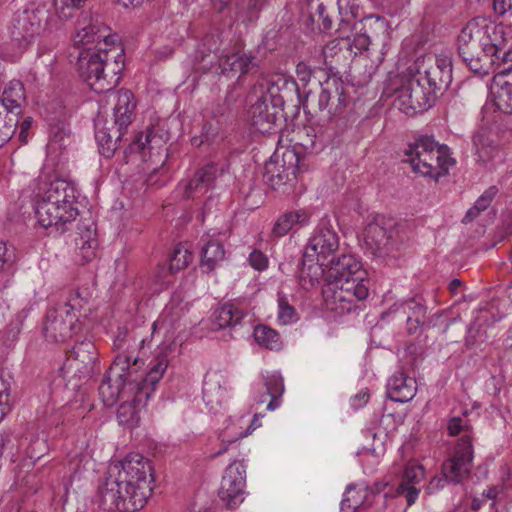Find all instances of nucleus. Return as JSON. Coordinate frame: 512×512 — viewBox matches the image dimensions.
Here are the masks:
<instances>
[{
  "label": "nucleus",
  "mask_w": 512,
  "mask_h": 512,
  "mask_svg": "<svg viewBox=\"0 0 512 512\" xmlns=\"http://www.w3.org/2000/svg\"><path fill=\"white\" fill-rule=\"evenodd\" d=\"M491 93L495 107L505 114H512V64L494 75Z\"/></svg>",
  "instance_id": "obj_19"
},
{
  "label": "nucleus",
  "mask_w": 512,
  "mask_h": 512,
  "mask_svg": "<svg viewBox=\"0 0 512 512\" xmlns=\"http://www.w3.org/2000/svg\"><path fill=\"white\" fill-rule=\"evenodd\" d=\"M339 249V237L327 219H322L313 234L309 238L303 255V264L307 259H316L317 265L323 267L328 261L335 257Z\"/></svg>",
  "instance_id": "obj_10"
},
{
  "label": "nucleus",
  "mask_w": 512,
  "mask_h": 512,
  "mask_svg": "<svg viewBox=\"0 0 512 512\" xmlns=\"http://www.w3.org/2000/svg\"><path fill=\"white\" fill-rule=\"evenodd\" d=\"M396 311L406 315L407 329L410 334L417 333L421 325L424 324L426 308L416 298H410L400 303L397 305Z\"/></svg>",
  "instance_id": "obj_29"
},
{
  "label": "nucleus",
  "mask_w": 512,
  "mask_h": 512,
  "mask_svg": "<svg viewBox=\"0 0 512 512\" xmlns=\"http://www.w3.org/2000/svg\"><path fill=\"white\" fill-rule=\"evenodd\" d=\"M435 97L415 74L396 90L394 106L406 115L413 116L432 107Z\"/></svg>",
  "instance_id": "obj_11"
},
{
  "label": "nucleus",
  "mask_w": 512,
  "mask_h": 512,
  "mask_svg": "<svg viewBox=\"0 0 512 512\" xmlns=\"http://www.w3.org/2000/svg\"><path fill=\"white\" fill-rule=\"evenodd\" d=\"M509 488H512V471L507 469L506 473L502 475V485L491 486L484 490L482 495L486 499L492 500L491 507H494L503 496L504 489Z\"/></svg>",
  "instance_id": "obj_48"
},
{
  "label": "nucleus",
  "mask_w": 512,
  "mask_h": 512,
  "mask_svg": "<svg viewBox=\"0 0 512 512\" xmlns=\"http://www.w3.org/2000/svg\"><path fill=\"white\" fill-rule=\"evenodd\" d=\"M264 178L273 188L277 189L294 178L280 166L278 152H275L264 167Z\"/></svg>",
  "instance_id": "obj_39"
},
{
  "label": "nucleus",
  "mask_w": 512,
  "mask_h": 512,
  "mask_svg": "<svg viewBox=\"0 0 512 512\" xmlns=\"http://www.w3.org/2000/svg\"><path fill=\"white\" fill-rule=\"evenodd\" d=\"M9 389L5 381L0 376V421L9 410L8 406Z\"/></svg>",
  "instance_id": "obj_59"
},
{
  "label": "nucleus",
  "mask_w": 512,
  "mask_h": 512,
  "mask_svg": "<svg viewBox=\"0 0 512 512\" xmlns=\"http://www.w3.org/2000/svg\"><path fill=\"white\" fill-rule=\"evenodd\" d=\"M97 360V350L94 343L90 340H84L77 343L60 368V374L63 378L78 380L88 379L93 371Z\"/></svg>",
  "instance_id": "obj_13"
},
{
  "label": "nucleus",
  "mask_w": 512,
  "mask_h": 512,
  "mask_svg": "<svg viewBox=\"0 0 512 512\" xmlns=\"http://www.w3.org/2000/svg\"><path fill=\"white\" fill-rule=\"evenodd\" d=\"M87 0H54V6L58 17L68 20L73 17L76 10L80 9Z\"/></svg>",
  "instance_id": "obj_49"
},
{
  "label": "nucleus",
  "mask_w": 512,
  "mask_h": 512,
  "mask_svg": "<svg viewBox=\"0 0 512 512\" xmlns=\"http://www.w3.org/2000/svg\"><path fill=\"white\" fill-rule=\"evenodd\" d=\"M12 438L10 434L0 433V458L3 456L4 452L9 448H12Z\"/></svg>",
  "instance_id": "obj_64"
},
{
  "label": "nucleus",
  "mask_w": 512,
  "mask_h": 512,
  "mask_svg": "<svg viewBox=\"0 0 512 512\" xmlns=\"http://www.w3.org/2000/svg\"><path fill=\"white\" fill-rule=\"evenodd\" d=\"M249 262L256 270H264L267 267V257L260 251H253L250 253Z\"/></svg>",
  "instance_id": "obj_61"
},
{
  "label": "nucleus",
  "mask_w": 512,
  "mask_h": 512,
  "mask_svg": "<svg viewBox=\"0 0 512 512\" xmlns=\"http://www.w3.org/2000/svg\"><path fill=\"white\" fill-rule=\"evenodd\" d=\"M108 474L97 493L96 501L102 510L136 512L145 506L154 482L149 459L130 453L122 461L111 464Z\"/></svg>",
  "instance_id": "obj_2"
},
{
  "label": "nucleus",
  "mask_w": 512,
  "mask_h": 512,
  "mask_svg": "<svg viewBox=\"0 0 512 512\" xmlns=\"http://www.w3.org/2000/svg\"><path fill=\"white\" fill-rule=\"evenodd\" d=\"M254 339L258 345L269 350H280L282 347V339L280 334L267 325H257L254 328Z\"/></svg>",
  "instance_id": "obj_44"
},
{
  "label": "nucleus",
  "mask_w": 512,
  "mask_h": 512,
  "mask_svg": "<svg viewBox=\"0 0 512 512\" xmlns=\"http://www.w3.org/2000/svg\"><path fill=\"white\" fill-rule=\"evenodd\" d=\"M221 40L219 35L207 34L204 36L198 45L196 51V59L200 62H204L207 58L213 57L208 61L210 65L219 57L218 52L220 51Z\"/></svg>",
  "instance_id": "obj_45"
},
{
  "label": "nucleus",
  "mask_w": 512,
  "mask_h": 512,
  "mask_svg": "<svg viewBox=\"0 0 512 512\" xmlns=\"http://www.w3.org/2000/svg\"><path fill=\"white\" fill-rule=\"evenodd\" d=\"M224 258L225 250L223 244L218 240H209L201 250V269L206 273H210Z\"/></svg>",
  "instance_id": "obj_36"
},
{
  "label": "nucleus",
  "mask_w": 512,
  "mask_h": 512,
  "mask_svg": "<svg viewBox=\"0 0 512 512\" xmlns=\"http://www.w3.org/2000/svg\"><path fill=\"white\" fill-rule=\"evenodd\" d=\"M504 42V29L486 17H475L461 29L457 39L459 56H471L479 46L488 42Z\"/></svg>",
  "instance_id": "obj_9"
},
{
  "label": "nucleus",
  "mask_w": 512,
  "mask_h": 512,
  "mask_svg": "<svg viewBox=\"0 0 512 512\" xmlns=\"http://www.w3.org/2000/svg\"><path fill=\"white\" fill-rule=\"evenodd\" d=\"M130 148L133 151H143L148 149L150 154L152 150H157L158 155L161 156V166L159 168H153L152 173L147 178L148 185L157 184V180L154 179L153 174L163 169V165L167 158L166 148L164 147L162 137L157 135L152 127H147L144 132H141L136 136L135 140L131 143Z\"/></svg>",
  "instance_id": "obj_21"
},
{
  "label": "nucleus",
  "mask_w": 512,
  "mask_h": 512,
  "mask_svg": "<svg viewBox=\"0 0 512 512\" xmlns=\"http://www.w3.org/2000/svg\"><path fill=\"white\" fill-rule=\"evenodd\" d=\"M143 361L127 353L118 354L103 375L99 395L105 406H113L118 400L129 399L144 403L155 391L156 384L168 367V360L160 356L151 361L148 371H140Z\"/></svg>",
  "instance_id": "obj_3"
},
{
  "label": "nucleus",
  "mask_w": 512,
  "mask_h": 512,
  "mask_svg": "<svg viewBox=\"0 0 512 512\" xmlns=\"http://www.w3.org/2000/svg\"><path fill=\"white\" fill-rule=\"evenodd\" d=\"M503 43L488 41L472 52L471 56L462 55L460 58L475 74L488 75L496 69H502L501 66L508 62L509 52H505L502 57L499 55Z\"/></svg>",
  "instance_id": "obj_14"
},
{
  "label": "nucleus",
  "mask_w": 512,
  "mask_h": 512,
  "mask_svg": "<svg viewBox=\"0 0 512 512\" xmlns=\"http://www.w3.org/2000/svg\"><path fill=\"white\" fill-rule=\"evenodd\" d=\"M362 28L354 36L352 45L359 51L366 50L379 33H385L386 21L382 17L368 16L360 19Z\"/></svg>",
  "instance_id": "obj_24"
},
{
  "label": "nucleus",
  "mask_w": 512,
  "mask_h": 512,
  "mask_svg": "<svg viewBox=\"0 0 512 512\" xmlns=\"http://www.w3.org/2000/svg\"><path fill=\"white\" fill-rule=\"evenodd\" d=\"M309 219L310 214L304 209L286 212L274 223L272 234L276 237H283L287 235L294 226L308 224Z\"/></svg>",
  "instance_id": "obj_31"
},
{
  "label": "nucleus",
  "mask_w": 512,
  "mask_h": 512,
  "mask_svg": "<svg viewBox=\"0 0 512 512\" xmlns=\"http://www.w3.org/2000/svg\"><path fill=\"white\" fill-rule=\"evenodd\" d=\"M78 316L70 313L67 306H59L47 312L44 336L47 341L61 343L71 338L77 329Z\"/></svg>",
  "instance_id": "obj_17"
},
{
  "label": "nucleus",
  "mask_w": 512,
  "mask_h": 512,
  "mask_svg": "<svg viewBox=\"0 0 512 512\" xmlns=\"http://www.w3.org/2000/svg\"><path fill=\"white\" fill-rule=\"evenodd\" d=\"M124 135V129H120L119 126L109 128H98L95 133V138L99 145L100 153L110 158L114 155L118 149V142L121 141Z\"/></svg>",
  "instance_id": "obj_33"
},
{
  "label": "nucleus",
  "mask_w": 512,
  "mask_h": 512,
  "mask_svg": "<svg viewBox=\"0 0 512 512\" xmlns=\"http://www.w3.org/2000/svg\"><path fill=\"white\" fill-rule=\"evenodd\" d=\"M227 379L220 371L208 372L203 382V399L213 408L221 405L226 397Z\"/></svg>",
  "instance_id": "obj_25"
},
{
  "label": "nucleus",
  "mask_w": 512,
  "mask_h": 512,
  "mask_svg": "<svg viewBox=\"0 0 512 512\" xmlns=\"http://www.w3.org/2000/svg\"><path fill=\"white\" fill-rule=\"evenodd\" d=\"M228 165L209 163L199 169L185 188V196L191 197L193 193H205L213 185L214 181L224 174Z\"/></svg>",
  "instance_id": "obj_23"
},
{
  "label": "nucleus",
  "mask_w": 512,
  "mask_h": 512,
  "mask_svg": "<svg viewBox=\"0 0 512 512\" xmlns=\"http://www.w3.org/2000/svg\"><path fill=\"white\" fill-rule=\"evenodd\" d=\"M23 321L20 316L11 319L2 332V338L7 346H11L17 339L22 330Z\"/></svg>",
  "instance_id": "obj_53"
},
{
  "label": "nucleus",
  "mask_w": 512,
  "mask_h": 512,
  "mask_svg": "<svg viewBox=\"0 0 512 512\" xmlns=\"http://www.w3.org/2000/svg\"><path fill=\"white\" fill-rule=\"evenodd\" d=\"M258 66L257 58L251 54L234 53L227 55L220 63L223 72L234 71L247 74Z\"/></svg>",
  "instance_id": "obj_38"
},
{
  "label": "nucleus",
  "mask_w": 512,
  "mask_h": 512,
  "mask_svg": "<svg viewBox=\"0 0 512 512\" xmlns=\"http://www.w3.org/2000/svg\"><path fill=\"white\" fill-rule=\"evenodd\" d=\"M278 319L285 325L297 320L295 308L289 304L287 298L282 294H278Z\"/></svg>",
  "instance_id": "obj_52"
},
{
  "label": "nucleus",
  "mask_w": 512,
  "mask_h": 512,
  "mask_svg": "<svg viewBox=\"0 0 512 512\" xmlns=\"http://www.w3.org/2000/svg\"><path fill=\"white\" fill-rule=\"evenodd\" d=\"M339 15H340V28L338 29L339 36L349 39L348 35L342 32L343 29L357 30L356 20L361 17L360 6L357 0H337Z\"/></svg>",
  "instance_id": "obj_35"
},
{
  "label": "nucleus",
  "mask_w": 512,
  "mask_h": 512,
  "mask_svg": "<svg viewBox=\"0 0 512 512\" xmlns=\"http://www.w3.org/2000/svg\"><path fill=\"white\" fill-rule=\"evenodd\" d=\"M431 94L436 97V92L445 90L452 82V67L448 59H437L436 63L424 72L416 73Z\"/></svg>",
  "instance_id": "obj_18"
},
{
  "label": "nucleus",
  "mask_w": 512,
  "mask_h": 512,
  "mask_svg": "<svg viewBox=\"0 0 512 512\" xmlns=\"http://www.w3.org/2000/svg\"><path fill=\"white\" fill-rule=\"evenodd\" d=\"M354 492H355V486L348 485L346 488V493L344 495V498L341 502V510H344L345 508H353L355 510L361 504L360 500H356V499H354V496H351V494Z\"/></svg>",
  "instance_id": "obj_60"
},
{
  "label": "nucleus",
  "mask_w": 512,
  "mask_h": 512,
  "mask_svg": "<svg viewBox=\"0 0 512 512\" xmlns=\"http://www.w3.org/2000/svg\"><path fill=\"white\" fill-rule=\"evenodd\" d=\"M89 299L90 293L87 290L80 291L77 289L70 294L68 301L63 306H67L70 313L76 314V312H81L85 308Z\"/></svg>",
  "instance_id": "obj_51"
},
{
  "label": "nucleus",
  "mask_w": 512,
  "mask_h": 512,
  "mask_svg": "<svg viewBox=\"0 0 512 512\" xmlns=\"http://www.w3.org/2000/svg\"><path fill=\"white\" fill-rule=\"evenodd\" d=\"M14 257V252L9 250L4 242L0 241V272L12 266Z\"/></svg>",
  "instance_id": "obj_58"
},
{
  "label": "nucleus",
  "mask_w": 512,
  "mask_h": 512,
  "mask_svg": "<svg viewBox=\"0 0 512 512\" xmlns=\"http://www.w3.org/2000/svg\"><path fill=\"white\" fill-rule=\"evenodd\" d=\"M406 162L414 173L438 181L446 174L455 161L450 157L449 148L440 145L432 136L419 135L405 149Z\"/></svg>",
  "instance_id": "obj_5"
},
{
  "label": "nucleus",
  "mask_w": 512,
  "mask_h": 512,
  "mask_svg": "<svg viewBox=\"0 0 512 512\" xmlns=\"http://www.w3.org/2000/svg\"><path fill=\"white\" fill-rule=\"evenodd\" d=\"M473 146L477 161L486 163L495 159L499 154L498 146L494 145L492 141L482 132H477L472 137Z\"/></svg>",
  "instance_id": "obj_42"
},
{
  "label": "nucleus",
  "mask_w": 512,
  "mask_h": 512,
  "mask_svg": "<svg viewBox=\"0 0 512 512\" xmlns=\"http://www.w3.org/2000/svg\"><path fill=\"white\" fill-rule=\"evenodd\" d=\"M265 3L266 0H247L246 5L241 7V13H243L244 21L252 22L256 20Z\"/></svg>",
  "instance_id": "obj_54"
},
{
  "label": "nucleus",
  "mask_w": 512,
  "mask_h": 512,
  "mask_svg": "<svg viewBox=\"0 0 512 512\" xmlns=\"http://www.w3.org/2000/svg\"><path fill=\"white\" fill-rule=\"evenodd\" d=\"M350 102V96L345 91L344 83L341 79H328L322 86L318 96V106L320 110H328V119L325 124L320 125L318 133L323 139L333 141L341 135L345 128V121L339 117Z\"/></svg>",
  "instance_id": "obj_7"
},
{
  "label": "nucleus",
  "mask_w": 512,
  "mask_h": 512,
  "mask_svg": "<svg viewBox=\"0 0 512 512\" xmlns=\"http://www.w3.org/2000/svg\"><path fill=\"white\" fill-rule=\"evenodd\" d=\"M499 190L496 186L487 188L475 201L474 205L467 211L463 222L467 223L474 220L479 214L485 211L492 203Z\"/></svg>",
  "instance_id": "obj_46"
},
{
  "label": "nucleus",
  "mask_w": 512,
  "mask_h": 512,
  "mask_svg": "<svg viewBox=\"0 0 512 512\" xmlns=\"http://www.w3.org/2000/svg\"><path fill=\"white\" fill-rule=\"evenodd\" d=\"M75 43L84 48L78 56V71L96 93L113 90L121 80L124 51L117 35L98 20L77 30Z\"/></svg>",
  "instance_id": "obj_1"
},
{
  "label": "nucleus",
  "mask_w": 512,
  "mask_h": 512,
  "mask_svg": "<svg viewBox=\"0 0 512 512\" xmlns=\"http://www.w3.org/2000/svg\"><path fill=\"white\" fill-rule=\"evenodd\" d=\"M307 12L309 21L319 30L328 31L332 28V20L320 0H307Z\"/></svg>",
  "instance_id": "obj_43"
},
{
  "label": "nucleus",
  "mask_w": 512,
  "mask_h": 512,
  "mask_svg": "<svg viewBox=\"0 0 512 512\" xmlns=\"http://www.w3.org/2000/svg\"><path fill=\"white\" fill-rule=\"evenodd\" d=\"M193 260V254L189 250L186 244H178L175 246L173 253L170 257L169 266L166 267L165 264L158 265L156 270V280L160 284H165V278L168 275H173L180 270L185 269Z\"/></svg>",
  "instance_id": "obj_26"
},
{
  "label": "nucleus",
  "mask_w": 512,
  "mask_h": 512,
  "mask_svg": "<svg viewBox=\"0 0 512 512\" xmlns=\"http://www.w3.org/2000/svg\"><path fill=\"white\" fill-rule=\"evenodd\" d=\"M25 102V90L20 81H11L5 87L1 95V106L4 111H14L17 116L22 112V104Z\"/></svg>",
  "instance_id": "obj_32"
},
{
  "label": "nucleus",
  "mask_w": 512,
  "mask_h": 512,
  "mask_svg": "<svg viewBox=\"0 0 512 512\" xmlns=\"http://www.w3.org/2000/svg\"><path fill=\"white\" fill-rule=\"evenodd\" d=\"M264 386L266 393L263 394L259 400L260 403L266 402V396L270 397L267 403L268 410H275L281 404V397L284 393V381L280 374H271L264 378Z\"/></svg>",
  "instance_id": "obj_37"
},
{
  "label": "nucleus",
  "mask_w": 512,
  "mask_h": 512,
  "mask_svg": "<svg viewBox=\"0 0 512 512\" xmlns=\"http://www.w3.org/2000/svg\"><path fill=\"white\" fill-rule=\"evenodd\" d=\"M386 388L387 395L392 401L405 403L415 397L417 382L404 371H398L388 379Z\"/></svg>",
  "instance_id": "obj_22"
},
{
  "label": "nucleus",
  "mask_w": 512,
  "mask_h": 512,
  "mask_svg": "<svg viewBox=\"0 0 512 512\" xmlns=\"http://www.w3.org/2000/svg\"><path fill=\"white\" fill-rule=\"evenodd\" d=\"M511 7V0H493V10L500 16L505 14Z\"/></svg>",
  "instance_id": "obj_63"
},
{
  "label": "nucleus",
  "mask_w": 512,
  "mask_h": 512,
  "mask_svg": "<svg viewBox=\"0 0 512 512\" xmlns=\"http://www.w3.org/2000/svg\"><path fill=\"white\" fill-rule=\"evenodd\" d=\"M251 125L261 133H269L275 124L276 114L274 106H270L264 98H259L249 108Z\"/></svg>",
  "instance_id": "obj_27"
},
{
  "label": "nucleus",
  "mask_w": 512,
  "mask_h": 512,
  "mask_svg": "<svg viewBox=\"0 0 512 512\" xmlns=\"http://www.w3.org/2000/svg\"><path fill=\"white\" fill-rule=\"evenodd\" d=\"M473 446L469 436L461 437L451 458L444 461L441 474L431 479L428 489L433 492L442 489L446 484H459L469 474L472 468Z\"/></svg>",
  "instance_id": "obj_8"
},
{
  "label": "nucleus",
  "mask_w": 512,
  "mask_h": 512,
  "mask_svg": "<svg viewBox=\"0 0 512 512\" xmlns=\"http://www.w3.org/2000/svg\"><path fill=\"white\" fill-rule=\"evenodd\" d=\"M135 107L136 103L132 92L125 89L119 90L113 113L115 125L125 130L132 123Z\"/></svg>",
  "instance_id": "obj_30"
},
{
  "label": "nucleus",
  "mask_w": 512,
  "mask_h": 512,
  "mask_svg": "<svg viewBox=\"0 0 512 512\" xmlns=\"http://www.w3.org/2000/svg\"><path fill=\"white\" fill-rule=\"evenodd\" d=\"M267 92L272 98L277 99L276 104L279 102L283 103L286 99H289L293 93L299 97L297 82L294 79H289L283 76H279L276 80L269 82Z\"/></svg>",
  "instance_id": "obj_40"
},
{
  "label": "nucleus",
  "mask_w": 512,
  "mask_h": 512,
  "mask_svg": "<svg viewBox=\"0 0 512 512\" xmlns=\"http://www.w3.org/2000/svg\"><path fill=\"white\" fill-rule=\"evenodd\" d=\"M320 269L326 274V293L331 309L338 313L350 312L358 301L369 295L366 271L362 263L351 254L332 257Z\"/></svg>",
  "instance_id": "obj_4"
},
{
  "label": "nucleus",
  "mask_w": 512,
  "mask_h": 512,
  "mask_svg": "<svg viewBox=\"0 0 512 512\" xmlns=\"http://www.w3.org/2000/svg\"><path fill=\"white\" fill-rule=\"evenodd\" d=\"M419 492L420 490L415 486H408L405 482H401L397 487V494L405 497L407 506H411L415 503Z\"/></svg>",
  "instance_id": "obj_57"
},
{
  "label": "nucleus",
  "mask_w": 512,
  "mask_h": 512,
  "mask_svg": "<svg viewBox=\"0 0 512 512\" xmlns=\"http://www.w3.org/2000/svg\"><path fill=\"white\" fill-rule=\"evenodd\" d=\"M244 316L243 310L235 304L227 303L214 311L213 324L218 329L235 327L241 323Z\"/></svg>",
  "instance_id": "obj_34"
},
{
  "label": "nucleus",
  "mask_w": 512,
  "mask_h": 512,
  "mask_svg": "<svg viewBox=\"0 0 512 512\" xmlns=\"http://www.w3.org/2000/svg\"><path fill=\"white\" fill-rule=\"evenodd\" d=\"M19 124V116L14 111L0 110V147L15 134Z\"/></svg>",
  "instance_id": "obj_47"
},
{
  "label": "nucleus",
  "mask_w": 512,
  "mask_h": 512,
  "mask_svg": "<svg viewBox=\"0 0 512 512\" xmlns=\"http://www.w3.org/2000/svg\"><path fill=\"white\" fill-rule=\"evenodd\" d=\"M147 401L144 403L134 402L133 395L127 399L124 398L123 402L120 404L117 410V420L119 424L132 428L138 425L140 420L138 407L140 405H146Z\"/></svg>",
  "instance_id": "obj_41"
},
{
  "label": "nucleus",
  "mask_w": 512,
  "mask_h": 512,
  "mask_svg": "<svg viewBox=\"0 0 512 512\" xmlns=\"http://www.w3.org/2000/svg\"><path fill=\"white\" fill-rule=\"evenodd\" d=\"M447 431L450 436H456L461 432H464L463 436L468 435L471 439L470 435V426L466 423V421L461 417H452L447 424Z\"/></svg>",
  "instance_id": "obj_55"
},
{
  "label": "nucleus",
  "mask_w": 512,
  "mask_h": 512,
  "mask_svg": "<svg viewBox=\"0 0 512 512\" xmlns=\"http://www.w3.org/2000/svg\"><path fill=\"white\" fill-rule=\"evenodd\" d=\"M424 477V469L422 466H407L403 473V481L408 486H414Z\"/></svg>",
  "instance_id": "obj_56"
},
{
  "label": "nucleus",
  "mask_w": 512,
  "mask_h": 512,
  "mask_svg": "<svg viewBox=\"0 0 512 512\" xmlns=\"http://www.w3.org/2000/svg\"><path fill=\"white\" fill-rule=\"evenodd\" d=\"M300 159L293 149H285L281 155L280 166L286 170L294 179L300 171Z\"/></svg>",
  "instance_id": "obj_50"
},
{
  "label": "nucleus",
  "mask_w": 512,
  "mask_h": 512,
  "mask_svg": "<svg viewBox=\"0 0 512 512\" xmlns=\"http://www.w3.org/2000/svg\"><path fill=\"white\" fill-rule=\"evenodd\" d=\"M78 232L74 237L75 249L82 263H88L95 257L98 241L95 237V229L85 223L79 224Z\"/></svg>",
  "instance_id": "obj_28"
},
{
  "label": "nucleus",
  "mask_w": 512,
  "mask_h": 512,
  "mask_svg": "<svg viewBox=\"0 0 512 512\" xmlns=\"http://www.w3.org/2000/svg\"><path fill=\"white\" fill-rule=\"evenodd\" d=\"M312 74L313 70L307 63L299 62L296 65V75L302 83L307 84L310 81Z\"/></svg>",
  "instance_id": "obj_62"
},
{
  "label": "nucleus",
  "mask_w": 512,
  "mask_h": 512,
  "mask_svg": "<svg viewBox=\"0 0 512 512\" xmlns=\"http://www.w3.org/2000/svg\"><path fill=\"white\" fill-rule=\"evenodd\" d=\"M246 467L241 461H233L225 470L219 489V497L228 509H234L244 501Z\"/></svg>",
  "instance_id": "obj_16"
},
{
  "label": "nucleus",
  "mask_w": 512,
  "mask_h": 512,
  "mask_svg": "<svg viewBox=\"0 0 512 512\" xmlns=\"http://www.w3.org/2000/svg\"><path fill=\"white\" fill-rule=\"evenodd\" d=\"M392 229H387L382 220L370 222L364 230V241L367 249L378 258H396L399 243Z\"/></svg>",
  "instance_id": "obj_15"
},
{
  "label": "nucleus",
  "mask_w": 512,
  "mask_h": 512,
  "mask_svg": "<svg viewBox=\"0 0 512 512\" xmlns=\"http://www.w3.org/2000/svg\"><path fill=\"white\" fill-rule=\"evenodd\" d=\"M57 27L56 18L50 13L46 3L30 4L17 11L12 18V38L26 49L42 36L50 34Z\"/></svg>",
  "instance_id": "obj_6"
},
{
  "label": "nucleus",
  "mask_w": 512,
  "mask_h": 512,
  "mask_svg": "<svg viewBox=\"0 0 512 512\" xmlns=\"http://www.w3.org/2000/svg\"><path fill=\"white\" fill-rule=\"evenodd\" d=\"M77 194L76 187L73 183L65 179L56 178L47 183L38 195L45 199H50L54 204L67 206L66 208L68 209V207L76 208Z\"/></svg>",
  "instance_id": "obj_20"
},
{
  "label": "nucleus",
  "mask_w": 512,
  "mask_h": 512,
  "mask_svg": "<svg viewBox=\"0 0 512 512\" xmlns=\"http://www.w3.org/2000/svg\"><path fill=\"white\" fill-rule=\"evenodd\" d=\"M60 204H54L50 199L37 195L35 214L38 223L49 230V234H62L76 220L79 212L77 208H65Z\"/></svg>",
  "instance_id": "obj_12"
}]
</instances>
